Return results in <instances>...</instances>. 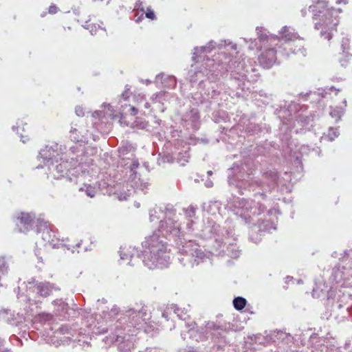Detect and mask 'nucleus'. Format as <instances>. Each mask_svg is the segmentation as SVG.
<instances>
[{
    "label": "nucleus",
    "instance_id": "nucleus-11",
    "mask_svg": "<svg viewBox=\"0 0 352 352\" xmlns=\"http://www.w3.org/2000/svg\"><path fill=\"white\" fill-rule=\"evenodd\" d=\"M16 219L25 227L26 230H29V227L32 225L34 221V217L28 212L19 213Z\"/></svg>",
    "mask_w": 352,
    "mask_h": 352
},
{
    "label": "nucleus",
    "instance_id": "nucleus-33",
    "mask_svg": "<svg viewBox=\"0 0 352 352\" xmlns=\"http://www.w3.org/2000/svg\"><path fill=\"white\" fill-rule=\"evenodd\" d=\"M268 213H272V210H268Z\"/></svg>",
    "mask_w": 352,
    "mask_h": 352
},
{
    "label": "nucleus",
    "instance_id": "nucleus-7",
    "mask_svg": "<svg viewBox=\"0 0 352 352\" xmlns=\"http://www.w3.org/2000/svg\"><path fill=\"white\" fill-rule=\"evenodd\" d=\"M138 109L130 104L122 106V111L120 112V116H118L120 123L131 127L138 126L135 122V116L138 114Z\"/></svg>",
    "mask_w": 352,
    "mask_h": 352
},
{
    "label": "nucleus",
    "instance_id": "nucleus-31",
    "mask_svg": "<svg viewBox=\"0 0 352 352\" xmlns=\"http://www.w3.org/2000/svg\"><path fill=\"white\" fill-rule=\"evenodd\" d=\"M208 175H212V171H208Z\"/></svg>",
    "mask_w": 352,
    "mask_h": 352
},
{
    "label": "nucleus",
    "instance_id": "nucleus-23",
    "mask_svg": "<svg viewBox=\"0 0 352 352\" xmlns=\"http://www.w3.org/2000/svg\"><path fill=\"white\" fill-rule=\"evenodd\" d=\"M250 49L251 50H254V48L257 49V50H261L263 46L262 45H258L257 43H255L254 45V46H252L250 45Z\"/></svg>",
    "mask_w": 352,
    "mask_h": 352
},
{
    "label": "nucleus",
    "instance_id": "nucleus-12",
    "mask_svg": "<svg viewBox=\"0 0 352 352\" xmlns=\"http://www.w3.org/2000/svg\"><path fill=\"white\" fill-rule=\"evenodd\" d=\"M258 228L259 232H270L272 230H276L275 226L268 221H264L261 218H258L256 222V225Z\"/></svg>",
    "mask_w": 352,
    "mask_h": 352
},
{
    "label": "nucleus",
    "instance_id": "nucleus-27",
    "mask_svg": "<svg viewBox=\"0 0 352 352\" xmlns=\"http://www.w3.org/2000/svg\"><path fill=\"white\" fill-rule=\"evenodd\" d=\"M206 185L208 186V187H211L212 186V183L211 182H207Z\"/></svg>",
    "mask_w": 352,
    "mask_h": 352
},
{
    "label": "nucleus",
    "instance_id": "nucleus-18",
    "mask_svg": "<svg viewBox=\"0 0 352 352\" xmlns=\"http://www.w3.org/2000/svg\"><path fill=\"white\" fill-rule=\"evenodd\" d=\"M85 191V193L87 194V195L91 198L94 197L96 194V190L95 187H94L91 185L86 186Z\"/></svg>",
    "mask_w": 352,
    "mask_h": 352
},
{
    "label": "nucleus",
    "instance_id": "nucleus-20",
    "mask_svg": "<svg viewBox=\"0 0 352 352\" xmlns=\"http://www.w3.org/2000/svg\"><path fill=\"white\" fill-rule=\"evenodd\" d=\"M245 130L247 131L248 133H250V134L253 135L257 133L260 131V129L258 125L255 124H251L249 126L246 128Z\"/></svg>",
    "mask_w": 352,
    "mask_h": 352
},
{
    "label": "nucleus",
    "instance_id": "nucleus-17",
    "mask_svg": "<svg viewBox=\"0 0 352 352\" xmlns=\"http://www.w3.org/2000/svg\"><path fill=\"white\" fill-rule=\"evenodd\" d=\"M341 48L342 50V55H344L346 53H349V50L350 48L349 46V39L347 38H343L341 43Z\"/></svg>",
    "mask_w": 352,
    "mask_h": 352
},
{
    "label": "nucleus",
    "instance_id": "nucleus-30",
    "mask_svg": "<svg viewBox=\"0 0 352 352\" xmlns=\"http://www.w3.org/2000/svg\"><path fill=\"white\" fill-rule=\"evenodd\" d=\"M93 28V26H91V28ZM90 32H91L92 34H94L92 29L90 30Z\"/></svg>",
    "mask_w": 352,
    "mask_h": 352
},
{
    "label": "nucleus",
    "instance_id": "nucleus-21",
    "mask_svg": "<svg viewBox=\"0 0 352 352\" xmlns=\"http://www.w3.org/2000/svg\"><path fill=\"white\" fill-rule=\"evenodd\" d=\"M145 16L146 18L151 20L156 19V16L154 11L151 8H147L146 11L145 12Z\"/></svg>",
    "mask_w": 352,
    "mask_h": 352
},
{
    "label": "nucleus",
    "instance_id": "nucleus-6",
    "mask_svg": "<svg viewBox=\"0 0 352 352\" xmlns=\"http://www.w3.org/2000/svg\"><path fill=\"white\" fill-rule=\"evenodd\" d=\"M225 224L224 229H226V236L223 234V239H221V245L223 244L222 251L223 254L228 257L238 258L240 255V250L235 243L234 226L230 221H226Z\"/></svg>",
    "mask_w": 352,
    "mask_h": 352
},
{
    "label": "nucleus",
    "instance_id": "nucleus-32",
    "mask_svg": "<svg viewBox=\"0 0 352 352\" xmlns=\"http://www.w3.org/2000/svg\"><path fill=\"white\" fill-rule=\"evenodd\" d=\"M344 103L345 104H346V100H344Z\"/></svg>",
    "mask_w": 352,
    "mask_h": 352
},
{
    "label": "nucleus",
    "instance_id": "nucleus-3",
    "mask_svg": "<svg viewBox=\"0 0 352 352\" xmlns=\"http://www.w3.org/2000/svg\"><path fill=\"white\" fill-rule=\"evenodd\" d=\"M246 169H248L247 164L242 166L234 165L232 168L234 175L232 177L228 175L230 184H234L240 190L241 188L245 189L248 187L253 188L254 185L261 186L262 189L269 191L275 188L278 178L276 171L270 170L264 173L265 179L268 180L266 183L265 182H252V178H250L251 173H245Z\"/></svg>",
    "mask_w": 352,
    "mask_h": 352
},
{
    "label": "nucleus",
    "instance_id": "nucleus-24",
    "mask_svg": "<svg viewBox=\"0 0 352 352\" xmlns=\"http://www.w3.org/2000/svg\"><path fill=\"white\" fill-rule=\"evenodd\" d=\"M304 51H305V50H304V49H301L300 47H299L298 50H294L293 52H294V54H297V53H298V52H300V53H302V54H304Z\"/></svg>",
    "mask_w": 352,
    "mask_h": 352
},
{
    "label": "nucleus",
    "instance_id": "nucleus-16",
    "mask_svg": "<svg viewBox=\"0 0 352 352\" xmlns=\"http://www.w3.org/2000/svg\"><path fill=\"white\" fill-rule=\"evenodd\" d=\"M343 113H344V110L342 108H340V107H336V108L333 109L330 112L331 116L332 118H334L336 119V122H338L339 120H340Z\"/></svg>",
    "mask_w": 352,
    "mask_h": 352
},
{
    "label": "nucleus",
    "instance_id": "nucleus-13",
    "mask_svg": "<svg viewBox=\"0 0 352 352\" xmlns=\"http://www.w3.org/2000/svg\"><path fill=\"white\" fill-rule=\"evenodd\" d=\"M246 304V299L241 296L236 297L233 300V306L238 311L242 310Z\"/></svg>",
    "mask_w": 352,
    "mask_h": 352
},
{
    "label": "nucleus",
    "instance_id": "nucleus-8",
    "mask_svg": "<svg viewBox=\"0 0 352 352\" xmlns=\"http://www.w3.org/2000/svg\"><path fill=\"white\" fill-rule=\"evenodd\" d=\"M150 250L151 254L153 255L154 261H157L166 252V243L159 241L156 236H150L145 242ZM153 258V256H152Z\"/></svg>",
    "mask_w": 352,
    "mask_h": 352
},
{
    "label": "nucleus",
    "instance_id": "nucleus-26",
    "mask_svg": "<svg viewBox=\"0 0 352 352\" xmlns=\"http://www.w3.org/2000/svg\"><path fill=\"white\" fill-rule=\"evenodd\" d=\"M150 107H151L150 104L148 102H146L144 104V108L148 109V108H150Z\"/></svg>",
    "mask_w": 352,
    "mask_h": 352
},
{
    "label": "nucleus",
    "instance_id": "nucleus-19",
    "mask_svg": "<svg viewBox=\"0 0 352 352\" xmlns=\"http://www.w3.org/2000/svg\"><path fill=\"white\" fill-rule=\"evenodd\" d=\"M338 131L337 129L329 128L327 137L330 141H333L336 137L338 136Z\"/></svg>",
    "mask_w": 352,
    "mask_h": 352
},
{
    "label": "nucleus",
    "instance_id": "nucleus-10",
    "mask_svg": "<svg viewBox=\"0 0 352 352\" xmlns=\"http://www.w3.org/2000/svg\"><path fill=\"white\" fill-rule=\"evenodd\" d=\"M53 286L47 282L39 283L34 285V289L38 294L43 297L50 296L53 292Z\"/></svg>",
    "mask_w": 352,
    "mask_h": 352
},
{
    "label": "nucleus",
    "instance_id": "nucleus-25",
    "mask_svg": "<svg viewBox=\"0 0 352 352\" xmlns=\"http://www.w3.org/2000/svg\"><path fill=\"white\" fill-rule=\"evenodd\" d=\"M336 3H343L344 4H347L348 3V0H337Z\"/></svg>",
    "mask_w": 352,
    "mask_h": 352
},
{
    "label": "nucleus",
    "instance_id": "nucleus-14",
    "mask_svg": "<svg viewBox=\"0 0 352 352\" xmlns=\"http://www.w3.org/2000/svg\"><path fill=\"white\" fill-rule=\"evenodd\" d=\"M314 120V116H305L302 114H300L298 116L297 121L302 126H307L311 124V122Z\"/></svg>",
    "mask_w": 352,
    "mask_h": 352
},
{
    "label": "nucleus",
    "instance_id": "nucleus-29",
    "mask_svg": "<svg viewBox=\"0 0 352 352\" xmlns=\"http://www.w3.org/2000/svg\"><path fill=\"white\" fill-rule=\"evenodd\" d=\"M98 32H104V30H103V29H102V28H98Z\"/></svg>",
    "mask_w": 352,
    "mask_h": 352
},
{
    "label": "nucleus",
    "instance_id": "nucleus-5",
    "mask_svg": "<svg viewBox=\"0 0 352 352\" xmlns=\"http://www.w3.org/2000/svg\"><path fill=\"white\" fill-rule=\"evenodd\" d=\"M256 32L258 38L260 43H263L264 45L269 44V45H278V42L285 41L289 42L294 41L298 38V35L291 27L284 26L280 31V36L275 35H267L263 31L262 28H256Z\"/></svg>",
    "mask_w": 352,
    "mask_h": 352
},
{
    "label": "nucleus",
    "instance_id": "nucleus-9",
    "mask_svg": "<svg viewBox=\"0 0 352 352\" xmlns=\"http://www.w3.org/2000/svg\"><path fill=\"white\" fill-rule=\"evenodd\" d=\"M276 50L275 47H268L264 50L259 56L261 65L266 69L272 67L276 62Z\"/></svg>",
    "mask_w": 352,
    "mask_h": 352
},
{
    "label": "nucleus",
    "instance_id": "nucleus-1",
    "mask_svg": "<svg viewBox=\"0 0 352 352\" xmlns=\"http://www.w3.org/2000/svg\"><path fill=\"white\" fill-rule=\"evenodd\" d=\"M221 68L230 72L231 89L240 94L239 90L249 88L246 82H256L259 78L258 66L254 61L243 57L236 50V45L229 41H221Z\"/></svg>",
    "mask_w": 352,
    "mask_h": 352
},
{
    "label": "nucleus",
    "instance_id": "nucleus-2",
    "mask_svg": "<svg viewBox=\"0 0 352 352\" xmlns=\"http://www.w3.org/2000/svg\"><path fill=\"white\" fill-rule=\"evenodd\" d=\"M269 204L266 195L263 192H258L254 194V199L234 197L232 201H228L225 208L241 217L246 223L256 225V218L264 213Z\"/></svg>",
    "mask_w": 352,
    "mask_h": 352
},
{
    "label": "nucleus",
    "instance_id": "nucleus-22",
    "mask_svg": "<svg viewBox=\"0 0 352 352\" xmlns=\"http://www.w3.org/2000/svg\"><path fill=\"white\" fill-rule=\"evenodd\" d=\"M58 8L56 6H50L49 8V13L55 14L58 12Z\"/></svg>",
    "mask_w": 352,
    "mask_h": 352
},
{
    "label": "nucleus",
    "instance_id": "nucleus-28",
    "mask_svg": "<svg viewBox=\"0 0 352 352\" xmlns=\"http://www.w3.org/2000/svg\"><path fill=\"white\" fill-rule=\"evenodd\" d=\"M301 13H302V15L303 16H305L306 15V14H307V12H306V10H301Z\"/></svg>",
    "mask_w": 352,
    "mask_h": 352
},
{
    "label": "nucleus",
    "instance_id": "nucleus-15",
    "mask_svg": "<svg viewBox=\"0 0 352 352\" xmlns=\"http://www.w3.org/2000/svg\"><path fill=\"white\" fill-rule=\"evenodd\" d=\"M352 55L350 53H346L344 55L340 54L338 56V61L342 67H346Z\"/></svg>",
    "mask_w": 352,
    "mask_h": 352
},
{
    "label": "nucleus",
    "instance_id": "nucleus-4",
    "mask_svg": "<svg viewBox=\"0 0 352 352\" xmlns=\"http://www.w3.org/2000/svg\"><path fill=\"white\" fill-rule=\"evenodd\" d=\"M324 3L322 1H318L317 3V6H309V10L314 13V18L316 16H320V13H323L322 17V23H316L315 28L316 29L322 28L321 31V35L327 38V40H330L332 37L331 33L327 32V30H333L338 23V21L336 19H333L331 13L324 8Z\"/></svg>",
    "mask_w": 352,
    "mask_h": 352
}]
</instances>
